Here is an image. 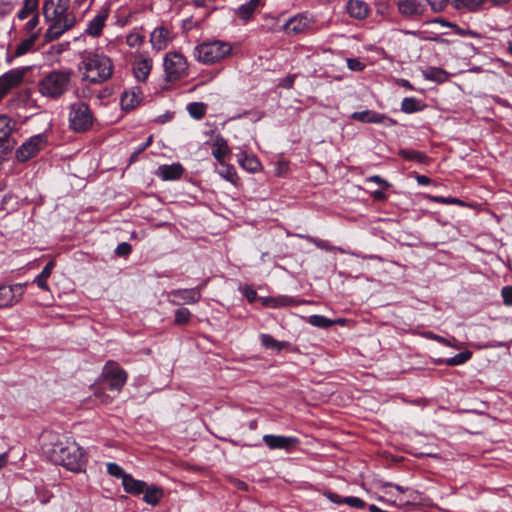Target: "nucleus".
I'll return each mask as SVG.
<instances>
[{
    "instance_id": "f257e3e1",
    "label": "nucleus",
    "mask_w": 512,
    "mask_h": 512,
    "mask_svg": "<svg viewBox=\"0 0 512 512\" xmlns=\"http://www.w3.org/2000/svg\"><path fill=\"white\" fill-rule=\"evenodd\" d=\"M46 438L49 442L45 443V451L53 463L62 465L72 472L84 470L86 455L73 438L53 432H49Z\"/></svg>"
},
{
    "instance_id": "f03ea898",
    "label": "nucleus",
    "mask_w": 512,
    "mask_h": 512,
    "mask_svg": "<svg viewBox=\"0 0 512 512\" xmlns=\"http://www.w3.org/2000/svg\"><path fill=\"white\" fill-rule=\"evenodd\" d=\"M69 6V0H44L43 15L46 22L50 23L44 34L46 42L59 39L76 25V17L69 11Z\"/></svg>"
},
{
    "instance_id": "7ed1b4c3",
    "label": "nucleus",
    "mask_w": 512,
    "mask_h": 512,
    "mask_svg": "<svg viewBox=\"0 0 512 512\" xmlns=\"http://www.w3.org/2000/svg\"><path fill=\"white\" fill-rule=\"evenodd\" d=\"M82 73V80L93 84H100L111 78L113 74L112 60L95 51H84L78 66Z\"/></svg>"
},
{
    "instance_id": "20e7f679",
    "label": "nucleus",
    "mask_w": 512,
    "mask_h": 512,
    "mask_svg": "<svg viewBox=\"0 0 512 512\" xmlns=\"http://www.w3.org/2000/svg\"><path fill=\"white\" fill-rule=\"evenodd\" d=\"M74 71L71 68L55 69L38 81V92L50 100H58L71 87Z\"/></svg>"
},
{
    "instance_id": "39448f33",
    "label": "nucleus",
    "mask_w": 512,
    "mask_h": 512,
    "mask_svg": "<svg viewBox=\"0 0 512 512\" xmlns=\"http://www.w3.org/2000/svg\"><path fill=\"white\" fill-rule=\"evenodd\" d=\"M232 47L228 42L214 40L203 42L194 48V57L204 64L219 62L230 55Z\"/></svg>"
},
{
    "instance_id": "423d86ee",
    "label": "nucleus",
    "mask_w": 512,
    "mask_h": 512,
    "mask_svg": "<svg viewBox=\"0 0 512 512\" xmlns=\"http://www.w3.org/2000/svg\"><path fill=\"white\" fill-rule=\"evenodd\" d=\"M69 127L77 133L89 131L94 123V115L88 104L75 102L69 106Z\"/></svg>"
},
{
    "instance_id": "0eeeda50",
    "label": "nucleus",
    "mask_w": 512,
    "mask_h": 512,
    "mask_svg": "<svg viewBox=\"0 0 512 512\" xmlns=\"http://www.w3.org/2000/svg\"><path fill=\"white\" fill-rule=\"evenodd\" d=\"M164 71L166 80L178 81L188 75L187 59L178 52H168L164 57Z\"/></svg>"
},
{
    "instance_id": "6e6552de",
    "label": "nucleus",
    "mask_w": 512,
    "mask_h": 512,
    "mask_svg": "<svg viewBox=\"0 0 512 512\" xmlns=\"http://www.w3.org/2000/svg\"><path fill=\"white\" fill-rule=\"evenodd\" d=\"M102 377L108 382L111 391L119 393L125 385L128 375L117 362L110 360L103 367Z\"/></svg>"
},
{
    "instance_id": "1a4fd4ad",
    "label": "nucleus",
    "mask_w": 512,
    "mask_h": 512,
    "mask_svg": "<svg viewBox=\"0 0 512 512\" xmlns=\"http://www.w3.org/2000/svg\"><path fill=\"white\" fill-rule=\"evenodd\" d=\"M47 137L44 134H37L25 141L15 153L19 162H26L35 157L47 145Z\"/></svg>"
},
{
    "instance_id": "9d476101",
    "label": "nucleus",
    "mask_w": 512,
    "mask_h": 512,
    "mask_svg": "<svg viewBox=\"0 0 512 512\" xmlns=\"http://www.w3.org/2000/svg\"><path fill=\"white\" fill-rule=\"evenodd\" d=\"M27 283H17L11 286L0 287V309L11 307L18 303L24 294Z\"/></svg>"
},
{
    "instance_id": "9b49d317",
    "label": "nucleus",
    "mask_w": 512,
    "mask_h": 512,
    "mask_svg": "<svg viewBox=\"0 0 512 512\" xmlns=\"http://www.w3.org/2000/svg\"><path fill=\"white\" fill-rule=\"evenodd\" d=\"M24 75L25 69H13L0 77V101L10 90L22 83Z\"/></svg>"
},
{
    "instance_id": "f8f14e48",
    "label": "nucleus",
    "mask_w": 512,
    "mask_h": 512,
    "mask_svg": "<svg viewBox=\"0 0 512 512\" xmlns=\"http://www.w3.org/2000/svg\"><path fill=\"white\" fill-rule=\"evenodd\" d=\"M170 303L174 305H181L182 303L193 304L201 299L200 288L192 289H177L172 290L168 294Z\"/></svg>"
},
{
    "instance_id": "ddd939ff",
    "label": "nucleus",
    "mask_w": 512,
    "mask_h": 512,
    "mask_svg": "<svg viewBox=\"0 0 512 512\" xmlns=\"http://www.w3.org/2000/svg\"><path fill=\"white\" fill-rule=\"evenodd\" d=\"M311 25L312 20L308 16L299 14L284 24V30L288 35H298L308 31Z\"/></svg>"
},
{
    "instance_id": "4468645a",
    "label": "nucleus",
    "mask_w": 512,
    "mask_h": 512,
    "mask_svg": "<svg viewBox=\"0 0 512 512\" xmlns=\"http://www.w3.org/2000/svg\"><path fill=\"white\" fill-rule=\"evenodd\" d=\"M263 441L271 450L282 449L285 451H290L299 442L296 437H286L272 434L264 435Z\"/></svg>"
},
{
    "instance_id": "2eb2a0df",
    "label": "nucleus",
    "mask_w": 512,
    "mask_h": 512,
    "mask_svg": "<svg viewBox=\"0 0 512 512\" xmlns=\"http://www.w3.org/2000/svg\"><path fill=\"white\" fill-rule=\"evenodd\" d=\"M399 13L407 18H417L424 14L426 6L420 0H398Z\"/></svg>"
},
{
    "instance_id": "dca6fc26",
    "label": "nucleus",
    "mask_w": 512,
    "mask_h": 512,
    "mask_svg": "<svg viewBox=\"0 0 512 512\" xmlns=\"http://www.w3.org/2000/svg\"><path fill=\"white\" fill-rule=\"evenodd\" d=\"M173 38V33L167 27L159 26L152 31L150 42L154 49L161 51L168 47Z\"/></svg>"
},
{
    "instance_id": "f3484780",
    "label": "nucleus",
    "mask_w": 512,
    "mask_h": 512,
    "mask_svg": "<svg viewBox=\"0 0 512 512\" xmlns=\"http://www.w3.org/2000/svg\"><path fill=\"white\" fill-rule=\"evenodd\" d=\"M13 126L9 117L0 115V149L8 150L12 148L13 141L11 139V132Z\"/></svg>"
},
{
    "instance_id": "a211bd4d",
    "label": "nucleus",
    "mask_w": 512,
    "mask_h": 512,
    "mask_svg": "<svg viewBox=\"0 0 512 512\" xmlns=\"http://www.w3.org/2000/svg\"><path fill=\"white\" fill-rule=\"evenodd\" d=\"M351 118L362 123H382L385 120H388L390 124H395L394 120L388 118L384 114L372 110L354 112L351 115Z\"/></svg>"
},
{
    "instance_id": "6ab92c4d",
    "label": "nucleus",
    "mask_w": 512,
    "mask_h": 512,
    "mask_svg": "<svg viewBox=\"0 0 512 512\" xmlns=\"http://www.w3.org/2000/svg\"><path fill=\"white\" fill-rule=\"evenodd\" d=\"M109 15L108 8H102L97 15L88 23L86 33L91 36H99Z\"/></svg>"
},
{
    "instance_id": "aec40b11",
    "label": "nucleus",
    "mask_w": 512,
    "mask_h": 512,
    "mask_svg": "<svg viewBox=\"0 0 512 512\" xmlns=\"http://www.w3.org/2000/svg\"><path fill=\"white\" fill-rule=\"evenodd\" d=\"M183 167L179 163L171 165H161L158 167L156 174L163 180H176L183 174Z\"/></svg>"
},
{
    "instance_id": "412c9836",
    "label": "nucleus",
    "mask_w": 512,
    "mask_h": 512,
    "mask_svg": "<svg viewBox=\"0 0 512 512\" xmlns=\"http://www.w3.org/2000/svg\"><path fill=\"white\" fill-rule=\"evenodd\" d=\"M347 12L356 19H364L368 13V5L361 0H349L347 3Z\"/></svg>"
},
{
    "instance_id": "4be33fe9",
    "label": "nucleus",
    "mask_w": 512,
    "mask_h": 512,
    "mask_svg": "<svg viewBox=\"0 0 512 512\" xmlns=\"http://www.w3.org/2000/svg\"><path fill=\"white\" fill-rule=\"evenodd\" d=\"M212 155L219 163H223L224 158L230 154V148L227 141L220 135L216 136L212 144Z\"/></svg>"
},
{
    "instance_id": "5701e85b",
    "label": "nucleus",
    "mask_w": 512,
    "mask_h": 512,
    "mask_svg": "<svg viewBox=\"0 0 512 512\" xmlns=\"http://www.w3.org/2000/svg\"><path fill=\"white\" fill-rule=\"evenodd\" d=\"M262 304L271 308L295 306L298 301L288 296L264 297L260 299Z\"/></svg>"
},
{
    "instance_id": "b1692460",
    "label": "nucleus",
    "mask_w": 512,
    "mask_h": 512,
    "mask_svg": "<svg viewBox=\"0 0 512 512\" xmlns=\"http://www.w3.org/2000/svg\"><path fill=\"white\" fill-rule=\"evenodd\" d=\"M152 68V61L148 58H141L135 61L133 72L135 77L140 81H145L150 74Z\"/></svg>"
},
{
    "instance_id": "393cba45",
    "label": "nucleus",
    "mask_w": 512,
    "mask_h": 512,
    "mask_svg": "<svg viewBox=\"0 0 512 512\" xmlns=\"http://www.w3.org/2000/svg\"><path fill=\"white\" fill-rule=\"evenodd\" d=\"M122 485L127 493L139 495L144 492L147 484L144 481L134 479L130 474H128L127 476H124Z\"/></svg>"
},
{
    "instance_id": "a878e982",
    "label": "nucleus",
    "mask_w": 512,
    "mask_h": 512,
    "mask_svg": "<svg viewBox=\"0 0 512 512\" xmlns=\"http://www.w3.org/2000/svg\"><path fill=\"white\" fill-rule=\"evenodd\" d=\"M143 493H144L143 500L147 504L152 505V506L157 505L160 502L161 498L163 497V490L160 487L155 486V485H152V486L146 485V488Z\"/></svg>"
},
{
    "instance_id": "bb28decb",
    "label": "nucleus",
    "mask_w": 512,
    "mask_h": 512,
    "mask_svg": "<svg viewBox=\"0 0 512 512\" xmlns=\"http://www.w3.org/2000/svg\"><path fill=\"white\" fill-rule=\"evenodd\" d=\"M141 98L137 91H125L121 96V107L124 110H132L140 104Z\"/></svg>"
},
{
    "instance_id": "cd10ccee",
    "label": "nucleus",
    "mask_w": 512,
    "mask_h": 512,
    "mask_svg": "<svg viewBox=\"0 0 512 512\" xmlns=\"http://www.w3.org/2000/svg\"><path fill=\"white\" fill-rule=\"evenodd\" d=\"M53 267H54V262L53 261H49L45 267L43 268V270L41 271V273L34 279L33 283L37 284V286L44 290V291H49V286H48V283H47V279L50 277L51 273H52V270H53Z\"/></svg>"
},
{
    "instance_id": "c85d7f7f",
    "label": "nucleus",
    "mask_w": 512,
    "mask_h": 512,
    "mask_svg": "<svg viewBox=\"0 0 512 512\" xmlns=\"http://www.w3.org/2000/svg\"><path fill=\"white\" fill-rule=\"evenodd\" d=\"M259 4L260 0H249L237 9L236 14L240 19L247 21L252 17Z\"/></svg>"
},
{
    "instance_id": "c756f323",
    "label": "nucleus",
    "mask_w": 512,
    "mask_h": 512,
    "mask_svg": "<svg viewBox=\"0 0 512 512\" xmlns=\"http://www.w3.org/2000/svg\"><path fill=\"white\" fill-rule=\"evenodd\" d=\"M39 0H24L23 7L17 13V17L19 20H24L28 18L30 15H34L38 10Z\"/></svg>"
},
{
    "instance_id": "7c9ffc66",
    "label": "nucleus",
    "mask_w": 512,
    "mask_h": 512,
    "mask_svg": "<svg viewBox=\"0 0 512 512\" xmlns=\"http://www.w3.org/2000/svg\"><path fill=\"white\" fill-rule=\"evenodd\" d=\"M37 41V34L33 33V35L28 36L26 39L22 40L19 45H17L15 49V56L20 57L29 51L32 50L35 43Z\"/></svg>"
},
{
    "instance_id": "2f4dec72",
    "label": "nucleus",
    "mask_w": 512,
    "mask_h": 512,
    "mask_svg": "<svg viewBox=\"0 0 512 512\" xmlns=\"http://www.w3.org/2000/svg\"><path fill=\"white\" fill-rule=\"evenodd\" d=\"M423 74L426 79L438 83L445 82L448 79V73L441 68L430 67Z\"/></svg>"
},
{
    "instance_id": "473e14b6",
    "label": "nucleus",
    "mask_w": 512,
    "mask_h": 512,
    "mask_svg": "<svg viewBox=\"0 0 512 512\" xmlns=\"http://www.w3.org/2000/svg\"><path fill=\"white\" fill-rule=\"evenodd\" d=\"M406 493H407V497L406 498L399 497V498L393 500L391 502V504L399 505V506H401V505H413V504L418 503L421 500L419 493L417 491H415V490H412V489L408 488V491Z\"/></svg>"
},
{
    "instance_id": "72a5a7b5",
    "label": "nucleus",
    "mask_w": 512,
    "mask_h": 512,
    "mask_svg": "<svg viewBox=\"0 0 512 512\" xmlns=\"http://www.w3.org/2000/svg\"><path fill=\"white\" fill-rule=\"evenodd\" d=\"M260 340L264 347H266L268 349L275 350V351H281L285 347L284 342H280V341L274 339L269 334H261Z\"/></svg>"
},
{
    "instance_id": "f704fd0d",
    "label": "nucleus",
    "mask_w": 512,
    "mask_h": 512,
    "mask_svg": "<svg viewBox=\"0 0 512 512\" xmlns=\"http://www.w3.org/2000/svg\"><path fill=\"white\" fill-rule=\"evenodd\" d=\"M308 323L318 328H329L335 324L334 320L328 319L322 315H311L308 318Z\"/></svg>"
},
{
    "instance_id": "c9c22d12",
    "label": "nucleus",
    "mask_w": 512,
    "mask_h": 512,
    "mask_svg": "<svg viewBox=\"0 0 512 512\" xmlns=\"http://www.w3.org/2000/svg\"><path fill=\"white\" fill-rule=\"evenodd\" d=\"M422 107L420 106V102L416 100L415 98L409 97L404 98L401 103V110L404 113H413L416 111H420Z\"/></svg>"
},
{
    "instance_id": "e433bc0d",
    "label": "nucleus",
    "mask_w": 512,
    "mask_h": 512,
    "mask_svg": "<svg viewBox=\"0 0 512 512\" xmlns=\"http://www.w3.org/2000/svg\"><path fill=\"white\" fill-rule=\"evenodd\" d=\"M191 317L192 314L187 308H179L175 312L174 324L185 325L190 321Z\"/></svg>"
},
{
    "instance_id": "4c0bfd02",
    "label": "nucleus",
    "mask_w": 512,
    "mask_h": 512,
    "mask_svg": "<svg viewBox=\"0 0 512 512\" xmlns=\"http://www.w3.org/2000/svg\"><path fill=\"white\" fill-rule=\"evenodd\" d=\"M39 25V14H34L29 21L24 26V31L30 36L33 35V33L37 34V38L40 35V29L38 28Z\"/></svg>"
},
{
    "instance_id": "58836bf2",
    "label": "nucleus",
    "mask_w": 512,
    "mask_h": 512,
    "mask_svg": "<svg viewBox=\"0 0 512 512\" xmlns=\"http://www.w3.org/2000/svg\"><path fill=\"white\" fill-rule=\"evenodd\" d=\"M187 109L189 114L195 119L203 118L206 112L205 105L199 102L190 103Z\"/></svg>"
},
{
    "instance_id": "ea45409f",
    "label": "nucleus",
    "mask_w": 512,
    "mask_h": 512,
    "mask_svg": "<svg viewBox=\"0 0 512 512\" xmlns=\"http://www.w3.org/2000/svg\"><path fill=\"white\" fill-rule=\"evenodd\" d=\"M471 356L472 353L470 351L461 352L451 358L446 359L445 363L449 366L461 365L468 361L471 358Z\"/></svg>"
},
{
    "instance_id": "a19ab883",
    "label": "nucleus",
    "mask_w": 512,
    "mask_h": 512,
    "mask_svg": "<svg viewBox=\"0 0 512 512\" xmlns=\"http://www.w3.org/2000/svg\"><path fill=\"white\" fill-rule=\"evenodd\" d=\"M453 2L457 9L465 8L468 10H476L484 3V0H453Z\"/></svg>"
},
{
    "instance_id": "79ce46f5",
    "label": "nucleus",
    "mask_w": 512,
    "mask_h": 512,
    "mask_svg": "<svg viewBox=\"0 0 512 512\" xmlns=\"http://www.w3.org/2000/svg\"><path fill=\"white\" fill-rule=\"evenodd\" d=\"M242 167L245 169L255 172L260 169V162L254 156H246L243 160H240Z\"/></svg>"
},
{
    "instance_id": "37998d69",
    "label": "nucleus",
    "mask_w": 512,
    "mask_h": 512,
    "mask_svg": "<svg viewBox=\"0 0 512 512\" xmlns=\"http://www.w3.org/2000/svg\"><path fill=\"white\" fill-rule=\"evenodd\" d=\"M107 471L111 476L121 478L122 481L124 480V476H127L128 474L124 472V470L116 463H108L107 464Z\"/></svg>"
},
{
    "instance_id": "c03bdc74",
    "label": "nucleus",
    "mask_w": 512,
    "mask_h": 512,
    "mask_svg": "<svg viewBox=\"0 0 512 512\" xmlns=\"http://www.w3.org/2000/svg\"><path fill=\"white\" fill-rule=\"evenodd\" d=\"M343 502H345V504L349 505L350 507L357 508V509H362L365 507V502L359 497H354V496L344 497Z\"/></svg>"
},
{
    "instance_id": "a18cd8bd",
    "label": "nucleus",
    "mask_w": 512,
    "mask_h": 512,
    "mask_svg": "<svg viewBox=\"0 0 512 512\" xmlns=\"http://www.w3.org/2000/svg\"><path fill=\"white\" fill-rule=\"evenodd\" d=\"M153 142V136L150 135L146 142L139 145L137 147V149L132 153L131 157H130V161L133 162V161H136L137 157L139 154H141L143 151H145Z\"/></svg>"
},
{
    "instance_id": "49530a36",
    "label": "nucleus",
    "mask_w": 512,
    "mask_h": 512,
    "mask_svg": "<svg viewBox=\"0 0 512 512\" xmlns=\"http://www.w3.org/2000/svg\"><path fill=\"white\" fill-rule=\"evenodd\" d=\"M431 201L436 203H443V204H457L463 206V201L457 199V198H445L440 196H430L429 197Z\"/></svg>"
},
{
    "instance_id": "de8ad7c7",
    "label": "nucleus",
    "mask_w": 512,
    "mask_h": 512,
    "mask_svg": "<svg viewBox=\"0 0 512 512\" xmlns=\"http://www.w3.org/2000/svg\"><path fill=\"white\" fill-rule=\"evenodd\" d=\"M402 157L409 160H417L422 161L424 159V155L421 152L415 151V150H402L400 152Z\"/></svg>"
},
{
    "instance_id": "09e8293b",
    "label": "nucleus",
    "mask_w": 512,
    "mask_h": 512,
    "mask_svg": "<svg viewBox=\"0 0 512 512\" xmlns=\"http://www.w3.org/2000/svg\"><path fill=\"white\" fill-rule=\"evenodd\" d=\"M434 12H441L447 6L448 0H426Z\"/></svg>"
},
{
    "instance_id": "8fccbe9b",
    "label": "nucleus",
    "mask_w": 512,
    "mask_h": 512,
    "mask_svg": "<svg viewBox=\"0 0 512 512\" xmlns=\"http://www.w3.org/2000/svg\"><path fill=\"white\" fill-rule=\"evenodd\" d=\"M453 30L456 34L461 35V36H470V37H474V38H481V35L478 32L462 29L456 24L453 25Z\"/></svg>"
},
{
    "instance_id": "3c124183",
    "label": "nucleus",
    "mask_w": 512,
    "mask_h": 512,
    "mask_svg": "<svg viewBox=\"0 0 512 512\" xmlns=\"http://www.w3.org/2000/svg\"><path fill=\"white\" fill-rule=\"evenodd\" d=\"M501 295L503 302L507 306H512V286H505L502 288Z\"/></svg>"
},
{
    "instance_id": "603ef678",
    "label": "nucleus",
    "mask_w": 512,
    "mask_h": 512,
    "mask_svg": "<svg viewBox=\"0 0 512 512\" xmlns=\"http://www.w3.org/2000/svg\"><path fill=\"white\" fill-rule=\"evenodd\" d=\"M126 42L130 47H137L142 44L143 38L137 33L129 34L127 36Z\"/></svg>"
},
{
    "instance_id": "864d4df0",
    "label": "nucleus",
    "mask_w": 512,
    "mask_h": 512,
    "mask_svg": "<svg viewBox=\"0 0 512 512\" xmlns=\"http://www.w3.org/2000/svg\"><path fill=\"white\" fill-rule=\"evenodd\" d=\"M131 245L127 242L120 243L116 248V254L119 256H126L131 252Z\"/></svg>"
},
{
    "instance_id": "5fc2aeb1",
    "label": "nucleus",
    "mask_w": 512,
    "mask_h": 512,
    "mask_svg": "<svg viewBox=\"0 0 512 512\" xmlns=\"http://www.w3.org/2000/svg\"><path fill=\"white\" fill-rule=\"evenodd\" d=\"M243 294L245 295V297L247 298V300L250 303L254 302L257 298L256 290H254L252 287H249V286L244 288Z\"/></svg>"
},
{
    "instance_id": "6e6d98bb",
    "label": "nucleus",
    "mask_w": 512,
    "mask_h": 512,
    "mask_svg": "<svg viewBox=\"0 0 512 512\" xmlns=\"http://www.w3.org/2000/svg\"><path fill=\"white\" fill-rule=\"evenodd\" d=\"M347 64L348 67L353 71H360L364 67V65L357 59H347Z\"/></svg>"
},
{
    "instance_id": "4d7b16f0",
    "label": "nucleus",
    "mask_w": 512,
    "mask_h": 512,
    "mask_svg": "<svg viewBox=\"0 0 512 512\" xmlns=\"http://www.w3.org/2000/svg\"><path fill=\"white\" fill-rule=\"evenodd\" d=\"M294 81H295V75H289V76L285 77L284 79H282L279 85H280V87L289 89V88L293 87Z\"/></svg>"
},
{
    "instance_id": "13d9d810",
    "label": "nucleus",
    "mask_w": 512,
    "mask_h": 512,
    "mask_svg": "<svg viewBox=\"0 0 512 512\" xmlns=\"http://www.w3.org/2000/svg\"><path fill=\"white\" fill-rule=\"evenodd\" d=\"M325 496L335 504H345V502H343V498L336 493L327 492L325 493Z\"/></svg>"
},
{
    "instance_id": "bf43d9fd",
    "label": "nucleus",
    "mask_w": 512,
    "mask_h": 512,
    "mask_svg": "<svg viewBox=\"0 0 512 512\" xmlns=\"http://www.w3.org/2000/svg\"><path fill=\"white\" fill-rule=\"evenodd\" d=\"M307 239H308V241H310L311 243L316 245L318 248L325 249V250L329 249V245H328V243L326 241H323V240H320V239H316V238H313V237H307Z\"/></svg>"
},
{
    "instance_id": "052dcab7",
    "label": "nucleus",
    "mask_w": 512,
    "mask_h": 512,
    "mask_svg": "<svg viewBox=\"0 0 512 512\" xmlns=\"http://www.w3.org/2000/svg\"><path fill=\"white\" fill-rule=\"evenodd\" d=\"M367 180L371 181V182H375V183L379 184L380 186H382L383 188H387L389 186L387 181H385L378 175L371 176Z\"/></svg>"
},
{
    "instance_id": "680f3d73",
    "label": "nucleus",
    "mask_w": 512,
    "mask_h": 512,
    "mask_svg": "<svg viewBox=\"0 0 512 512\" xmlns=\"http://www.w3.org/2000/svg\"><path fill=\"white\" fill-rule=\"evenodd\" d=\"M431 22H432V23H439V24H441L442 26L451 27V28H453V25H454L453 23L448 22V21H446V20H445V19H443V18H436V19H434V20H433V21H431Z\"/></svg>"
},
{
    "instance_id": "e2e57ef3",
    "label": "nucleus",
    "mask_w": 512,
    "mask_h": 512,
    "mask_svg": "<svg viewBox=\"0 0 512 512\" xmlns=\"http://www.w3.org/2000/svg\"><path fill=\"white\" fill-rule=\"evenodd\" d=\"M430 178L425 176V175H419L417 176V182L420 184V185H428L430 183Z\"/></svg>"
},
{
    "instance_id": "0e129e2a",
    "label": "nucleus",
    "mask_w": 512,
    "mask_h": 512,
    "mask_svg": "<svg viewBox=\"0 0 512 512\" xmlns=\"http://www.w3.org/2000/svg\"><path fill=\"white\" fill-rule=\"evenodd\" d=\"M397 84L402 86V87H405L407 89H410V90L413 89L412 84L408 80H406V79H399V80H397Z\"/></svg>"
},
{
    "instance_id": "69168bd1",
    "label": "nucleus",
    "mask_w": 512,
    "mask_h": 512,
    "mask_svg": "<svg viewBox=\"0 0 512 512\" xmlns=\"http://www.w3.org/2000/svg\"><path fill=\"white\" fill-rule=\"evenodd\" d=\"M8 463V453L5 452L3 454H0V469L5 467Z\"/></svg>"
},
{
    "instance_id": "338daca9",
    "label": "nucleus",
    "mask_w": 512,
    "mask_h": 512,
    "mask_svg": "<svg viewBox=\"0 0 512 512\" xmlns=\"http://www.w3.org/2000/svg\"><path fill=\"white\" fill-rule=\"evenodd\" d=\"M385 486L394 487L398 492L403 493V494L408 491V488H405V487L400 486V485H392L391 483H387V484H385Z\"/></svg>"
},
{
    "instance_id": "774afa93",
    "label": "nucleus",
    "mask_w": 512,
    "mask_h": 512,
    "mask_svg": "<svg viewBox=\"0 0 512 512\" xmlns=\"http://www.w3.org/2000/svg\"><path fill=\"white\" fill-rule=\"evenodd\" d=\"M374 197L376 199H382L384 197V193L382 191H375L374 192Z\"/></svg>"
}]
</instances>
